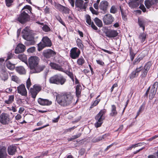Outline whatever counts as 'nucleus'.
<instances>
[{
	"mask_svg": "<svg viewBox=\"0 0 158 158\" xmlns=\"http://www.w3.org/2000/svg\"><path fill=\"white\" fill-rule=\"evenodd\" d=\"M96 25L98 27H101L102 26V21L97 18H95L94 19Z\"/></svg>",
	"mask_w": 158,
	"mask_h": 158,
	"instance_id": "473e14b6",
	"label": "nucleus"
},
{
	"mask_svg": "<svg viewBox=\"0 0 158 158\" xmlns=\"http://www.w3.org/2000/svg\"><path fill=\"white\" fill-rule=\"evenodd\" d=\"M56 97L58 103L63 106L70 104L73 99V95L70 92H67L63 94L57 95Z\"/></svg>",
	"mask_w": 158,
	"mask_h": 158,
	"instance_id": "f257e3e1",
	"label": "nucleus"
},
{
	"mask_svg": "<svg viewBox=\"0 0 158 158\" xmlns=\"http://www.w3.org/2000/svg\"><path fill=\"white\" fill-rule=\"evenodd\" d=\"M97 63L101 65H103L104 64V63L101 60H96Z\"/></svg>",
	"mask_w": 158,
	"mask_h": 158,
	"instance_id": "338daca9",
	"label": "nucleus"
},
{
	"mask_svg": "<svg viewBox=\"0 0 158 158\" xmlns=\"http://www.w3.org/2000/svg\"><path fill=\"white\" fill-rule=\"evenodd\" d=\"M147 23V20L143 18H139L138 24L140 27L142 28L143 31H144L145 26Z\"/></svg>",
	"mask_w": 158,
	"mask_h": 158,
	"instance_id": "412c9836",
	"label": "nucleus"
},
{
	"mask_svg": "<svg viewBox=\"0 0 158 158\" xmlns=\"http://www.w3.org/2000/svg\"><path fill=\"white\" fill-rule=\"evenodd\" d=\"M14 0H5L6 6L8 7L10 6Z\"/></svg>",
	"mask_w": 158,
	"mask_h": 158,
	"instance_id": "c03bdc74",
	"label": "nucleus"
},
{
	"mask_svg": "<svg viewBox=\"0 0 158 158\" xmlns=\"http://www.w3.org/2000/svg\"><path fill=\"white\" fill-rule=\"evenodd\" d=\"M35 50V48L34 47H31L27 50V52L29 53H33Z\"/></svg>",
	"mask_w": 158,
	"mask_h": 158,
	"instance_id": "8fccbe9b",
	"label": "nucleus"
},
{
	"mask_svg": "<svg viewBox=\"0 0 158 158\" xmlns=\"http://www.w3.org/2000/svg\"><path fill=\"white\" fill-rule=\"evenodd\" d=\"M90 25H91V27H92V28L93 29H94V30H97V29H98L97 27L94 24V23L93 22H92L91 24H90Z\"/></svg>",
	"mask_w": 158,
	"mask_h": 158,
	"instance_id": "69168bd1",
	"label": "nucleus"
},
{
	"mask_svg": "<svg viewBox=\"0 0 158 158\" xmlns=\"http://www.w3.org/2000/svg\"><path fill=\"white\" fill-rule=\"evenodd\" d=\"M14 97L13 95L9 96L8 100L5 101V103L7 104H10L12 103L14 100Z\"/></svg>",
	"mask_w": 158,
	"mask_h": 158,
	"instance_id": "f704fd0d",
	"label": "nucleus"
},
{
	"mask_svg": "<svg viewBox=\"0 0 158 158\" xmlns=\"http://www.w3.org/2000/svg\"><path fill=\"white\" fill-rule=\"evenodd\" d=\"M69 10H70L68 8L64 6V8H63L62 12L64 13L67 14L69 13Z\"/></svg>",
	"mask_w": 158,
	"mask_h": 158,
	"instance_id": "3c124183",
	"label": "nucleus"
},
{
	"mask_svg": "<svg viewBox=\"0 0 158 158\" xmlns=\"http://www.w3.org/2000/svg\"><path fill=\"white\" fill-rule=\"evenodd\" d=\"M42 29L45 32H48L50 30V28L46 25H45L43 27Z\"/></svg>",
	"mask_w": 158,
	"mask_h": 158,
	"instance_id": "a18cd8bd",
	"label": "nucleus"
},
{
	"mask_svg": "<svg viewBox=\"0 0 158 158\" xmlns=\"http://www.w3.org/2000/svg\"><path fill=\"white\" fill-rule=\"evenodd\" d=\"M52 45L51 40L47 36L44 37L41 41L38 44V50L39 51L42 50L46 47H50Z\"/></svg>",
	"mask_w": 158,
	"mask_h": 158,
	"instance_id": "39448f33",
	"label": "nucleus"
},
{
	"mask_svg": "<svg viewBox=\"0 0 158 158\" xmlns=\"http://www.w3.org/2000/svg\"><path fill=\"white\" fill-rule=\"evenodd\" d=\"M56 19L63 25L65 26L64 22L62 20L60 17L58 15L56 16Z\"/></svg>",
	"mask_w": 158,
	"mask_h": 158,
	"instance_id": "de8ad7c7",
	"label": "nucleus"
},
{
	"mask_svg": "<svg viewBox=\"0 0 158 158\" xmlns=\"http://www.w3.org/2000/svg\"><path fill=\"white\" fill-rule=\"evenodd\" d=\"M39 60V58L36 56H31L28 59V64L31 70L38 65Z\"/></svg>",
	"mask_w": 158,
	"mask_h": 158,
	"instance_id": "0eeeda50",
	"label": "nucleus"
},
{
	"mask_svg": "<svg viewBox=\"0 0 158 158\" xmlns=\"http://www.w3.org/2000/svg\"><path fill=\"white\" fill-rule=\"evenodd\" d=\"M62 72L65 73L66 74H67L72 79L73 81H74V77L73 76V74L72 73L69 71H68L66 70L65 69H64V71H62Z\"/></svg>",
	"mask_w": 158,
	"mask_h": 158,
	"instance_id": "4c0bfd02",
	"label": "nucleus"
},
{
	"mask_svg": "<svg viewBox=\"0 0 158 158\" xmlns=\"http://www.w3.org/2000/svg\"><path fill=\"white\" fill-rule=\"evenodd\" d=\"M45 66L44 65H37L34 67L33 69L30 70V73H38L42 71L44 68Z\"/></svg>",
	"mask_w": 158,
	"mask_h": 158,
	"instance_id": "f3484780",
	"label": "nucleus"
},
{
	"mask_svg": "<svg viewBox=\"0 0 158 158\" xmlns=\"http://www.w3.org/2000/svg\"><path fill=\"white\" fill-rule=\"evenodd\" d=\"M118 33L115 30L109 31L106 33V35L109 37H114L118 35Z\"/></svg>",
	"mask_w": 158,
	"mask_h": 158,
	"instance_id": "bb28decb",
	"label": "nucleus"
},
{
	"mask_svg": "<svg viewBox=\"0 0 158 158\" xmlns=\"http://www.w3.org/2000/svg\"><path fill=\"white\" fill-rule=\"evenodd\" d=\"M116 11V8L114 6H112L111 7L110 10V12L112 13H115Z\"/></svg>",
	"mask_w": 158,
	"mask_h": 158,
	"instance_id": "6e6d98bb",
	"label": "nucleus"
},
{
	"mask_svg": "<svg viewBox=\"0 0 158 158\" xmlns=\"http://www.w3.org/2000/svg\"><path fill=\"white\" fill-rule=\"evenodd\" d=\"M10 121L9 115L5 113H2L0 115V122L3 125H8Z\"/></svg>",
	"mask_w": 158,
	"mask_h": 158,
	"instance_id": "6e6552de",
	"label": "nucleus"
},
{
	"mask_svg": "<svg viewBox=\"0 0 158 158\" xmlns=\"http://www.w3.org/2000/svg\"><path fill=\"white\" fill-rule=\"evenodd\" d=\"M109 6V4L107 1L104 0L100 2L99 7L100 10L106 12Z\"/></svg>",
	"mask_w": 158,
	"mask_h": 158,
	"instance_id": "2eb2a0df",
	"label": "nucleus"
},
{
	"mask_svg": "<svg viewBox=\"0 0 158 158\" xmlns=\"http://www.w3.org/2000/svg\"><path fill=\"white\" fill-rule=\"evenodd\" d=\"M49 82L56 85H63L66 81V79L61 75H56L50 78Z\"/></svg>",
	"mask_w": 158,
	"mask_h": 158,
	"instance_id": "7ed1b4c3",
	"label": "nucleus"
},
{
	"mask_svg": "<svg viewBox=\"0 0 158 158\" xmlns=\"http://www.w3.org/2000/svg\"><path fill=\"white\" fill-rule=\"evenodd\" d=\"M23 38L28 41V44L33 45L35 43L33 38L31 35L30 30L28 27H26L22 32Z\"/></svg>",
	"mask_w": 158,
	"mask_h": 158,
	"instance_id": "f03ea898",
	"label": "nucleus"
},
{
	"mask_svg": "<svg viewBox=\"0 0 158 158\" xmlns=\"http://www.w3.org/2000/svg\"><path fill=\"white\" fill-rule=\"evenodd\" d=\"M121 13L122 17L123 19L124 20H127L126 15L125 13L121 9Z\"/></svg>",
	"mask_w": 158,
	"mask_h": 158,
	"instance_id": "864d4df0",
	"label": "nucleus"
},
{
	"mask_svg": "<svg viewBox=\"0 0 158 158\" xmlns=\"http://www.w3.org/2000/svg\"><path fill=\"white\" fill-rule=\"evenodd\" d=\"M117 113L116 110V107L114 105L111 106V111L110 114V116H114L117 114Z\"/></svg>",
	"mask_w": 158,
	"mask_h": 158,
	"instance_id": "7c9ffc66",
	"label": "nucleus"
},
{
	"mask_svg": "<svg viewBox=\"0 0 158 158\" xmlns=\"http://www.w3.org/2000/svg\"><path fill=\"white\" fill-rule=\"evenodd\" d=\"M100 101V99H98L94 101L93 104L91 105L90 108H92L94 106H96L98 104Z\"/></svg>",
	"mask_w": 158,
	"mask_h": 158,
	"instance_id": "49530a36",
	"label": "nucleus"
},
{
	"mask_svg": "<svg viewBox=\"0 0 158 158\" xmlns=\"http://www.w3.org/2000/svg\"><path fill=\"white\" fill-rule=\"evenodd\" d=\"M143 67L142 66H141L139 67H137L135 70L136 72L139 74V73L143 70Z\"/></svg>",
	"mask_w": 158,
	"mask_h": 158,
	"instance_id": "4d7b16f0",
	"label": "nucleus"
},
{
	"mask_svg": "<svg viewBox=\"0 0 158 158\" xmlns=\"http://www.w3.org/2000/svg\"><path fill=\"white\" fill-rule=\"evenodd\" d=\"M6 66L7 68L10 70H12L15 68V65L11 63L9 61L6 62Z\"/></svg>",
	"mask_w": 158,
	"mask_h": 158,
	"instance_id": "c9c22d12",
	"label": "nucleus"
},
{
	"mask_svg": "<svg viewBox=\"0 0 158 158\" xmlns=\"http://www.w3.org/2000/svg\"><path fill=\"white\" fill-rule=\"evenodd\" d=\"M11 79L12 81L15 82L16 83H20V81L19 78L17 76L15 75H10Z\"/></svg>",
	"mask_w": 158,
	"mask_h": 158,
	"instance_id": "72a5a7b5",
	"label": "nucleus"
},
{
	"mask_svg": "<svg viewBox=\"0 0 158 158\" xmlns=\"http://www.w3.org/2000/svg\"><path fill=\"white\" fill-rule=\"evenodd\" d=\"M85 62L84 59L82 57H81L78 59L77 61V63L79 65H82Z\"/></svg>",
	"mask_w": 158,
	"mask_h": 158,
	"instance_id": "e433bc0d",
	"label": "nucleus"
},
{
	"mask_svg": "<svg viewBox=\"0 0 158 158\" xmlns=\"http://www.w3.org/2000/svg\"><path fill=\"white\" fill-rule=\"evenodd\" d=\"M44 11L45 13H49L50 11V8H49L48 7H46L44 9Z\"/></svg>",
	"mask_w": 158,
	"mask_h": 158,
	"instance_id": "774afa93",
	"label": "nucleus"
},
{
	"mask_svg": "<svg viewBox=\"0 0 158 158\" xmlns=\"http://www.w3.org/2000/svg\"><path fill=\"white\" fill-rule=\"evenodd\" d=\"M38 103L42 106H49L51 105L52 102L47 99H43L39 98L38 99Z\"/></svg>",
	"mask_w": 158,
	"mask_h": 158,
	"instance_id": "a211bd4d",
	"label": "nucleus"
},
{
	"mask_svg": "<svg viewBox=\"0 0 158 158\" xmlns=\"http://www.w3.org/2000/svg\"><path fill=\"white\" fill-rule=\"evenodd\" d=\"M150 87L148 88V90L146 91L145 94L147 96H148L149 94V98L150 99L152 100L154 98L155 95L156 93V90L151 89L150 90Z\"/></svg>",
	"mask_w": 158,
	"mask_h": 158,
	"instance_id": "aec40b11",
	"label": "nucleus"
},
{
	"mask_svg": "<svg viewBox=\"0 0 158 158\" xmlns=\"http://www.w3.org/2000/svg\"><path fill=\"white\" fill-rule=\"evenodd\" d=\"M157 0H146L145 1V5L147 8H150L152 5L155 4Z\"/></svg>",
	"mask_w": 158,
	"mask_h": 158,
	"instance_id": "a878e982",
	"label": "nucleus"
},
{
	"mask_svg": "<svg viewBox=\"0 0 158 158\" xmlns=\"http://www.w3.org/2000/svg\"><path fill=\"white\" fill-rule=\"evenodd\" d=\"M139 74L137 73L135 71H133L131 74L130 75V78H133L134 77H137Z\"/></svg>",
	"mask_w": 158,
	"mask_h": 158,
	"instance_id": "a19ab883",
	"label": "nucleus"
},
{
	"mask_svg": "<svg viewBox=\"0 0 158 158\" xmlns=\"http://www.w3.org/2000/svg\"><path fill=\"white\" fill-rule=\"evenodd\" d=\"M139 8L142 10L143 12H145L146 11V9L144 6L143 4H141L139 7Z\"/></svg>",
	"mask_w": 158,
	"mask_h": 158,
	"instance_id": "bf43d9fd",
	"label": "nucleus"
},
{
	"mask_svg": "<svg viewBox=\"0 0 158 158\" xmlns=\"http://www.w3.org/2000/svg\"><path fill=\"white\" fill-rule=\"evenodd\" d=\"M56 7L57 9H58L60 11H62L63 8H64V6L60 4H58L56 5Z\"/></svg>",
	"mask_w": 158,
	"mask_h": 158,
	"instance_id": "5fc2aeb1",
	"label": "nucleus"
},
{
	"mask_svg": "<svg viewBox=\"0 0 158 158\" xmlns=\"http://www.w3.org/2000/svg\"><path fill=\"white\" fill-rule=\"evenodd\" d=\"M77 43L78 47L81 48H83V45L81 43V40L79 39L78 38L77 39Z\"/></svg>",
	"mask_w": 158,
	"mask_h": 158,
	"instance_id": "79ce46f5",
	"label": "nucleus"
},
{
	"mask_svg": "<svg viewBox=\"0 0 158 158\" xmlns=\"http://www.w3.org/2000/svg\"><path fill=\"white\" fill-rule=\"evenodd\" d=\"M69 2L72 7H74L75 3V0H68Z\"/></svg>",
	"mask_w": 158,
	"mask_h": 158,
	"instance_id": "680f3d73",
	"label": "nucleus"
},
{
	"mask_svg": "<svg viewBox=\"0 0 158 158\" xmlns=\"http://www.w3.org/2000/svg\"><path fill=\"white\" fill-rule=\"evenodd\" d=\"M85 18L86 22L89 25H90L92 23L90 16L87 15H85Z\"/></svg>",
	"mask_w": 158,
	"mask_h": 158,
	"instance_id": "58836bf2",
	"label": "nucleus"
},
{
	"mask_svg": "<svg viewBox=\"0 0 158 158\" xmlns=\"http://www.w3.org/2000/svg\"><path fill=\"white\" fill-rule=\"evenodd\" d=\"M32 9L29 5H26L22 9L21 13L25 14L26 15H28V13H31Z\"/></svg>",
	"mask_w": 158,
	"mask_h": 158,
	"instance_id": "b1692460",
	"label": "nucleus"
},
{
	"mask_svg": "<svg viewBox=\"0 0 158 158\" xmlns=\"http://www.w3.org/2000/svg\"><path fill=\"white\" fill-rule=\"evenodd\" d=\"M55 54L56 52L50 49L44 50L43 53V55L44 57L47 58H49L53 56Z\"/></svg>",
	"mask_w": 158,
	"mask_h": 158,
	"instance_id": "dca6fc26",
	"label": "nucleus"
},
{
	"mask_svg": "<svg viewBox=\"0 0 158 158\" xmlns=\"http://www.w3.org/2000/svg\"><path fill=\"white\" fill-rule=\"evenodd\" d=\"M88 6L87 2H85L83 0H76L75 6L78 11H85Z\"/></svg>",
	"mask_w": 158,
	"mask_h": 158,
	"instance_id": "423d86ee",
	"label": "nucleus"
},
{
	"mask_svg": "<svg viewBox=\"0 0 158 158\" xmlns=\"http://www.w3.org/2000/svg\"><path fill=\"white\" fill-rule=\"evenodd\" d=\"M31 81L30 79V78H29L27 80L26 82V86L27 88L29 89L31 85Z\"/></svg>",
	"mask_w": 158,
	"mask_h": 158,
	"instance_id": "09e8293b",
	"label": "nucleus"
},
{
	"mask_svg": "<svg viewBox=\"0 0 158 158\" xmlns=\"http://www.w3.org/2000/svg\"><path fill=\"white\" fill-rule=\"evenodd\" d=\"M17 147L15 145H10L8 147L7 151L8 153L10 155H14L16 151Z\"/></svg>",
	"mask_w": 158,
	"mask_h": 158,
	"instance_id": "5701e85b",
	"label": "nucleus"
},
{
	"mask_svg": "<svg viewBox=\"0 0 158 158\" xmlns=\"http://www.w3.org/2000/svg\"><path fill=\"white\" fill-rule=\"evenodd\" d=\"M146 38V34L145 33H140L139 35V38L142 43L143 42Z\"/></svg>",
	"mask_w": 158,
	"mask_h": 158,
	"instance_id": "2f4dec72",
	"label": "nucleus"
},
{
	"mask_svg": "<svg viewBox=\"0 0 158 158\" xmlns=\"http://www.w3.org/2000/svg\"><path fill=\"white\" fill-rule=\"evenodd\" d=\"M25 49V46L22 44H19L17 46L15 50V53L18 54L24 52Z\"/></svg>",
	"mask_w": 158,
	"mask_h": 158,
	"instance_id": "6ab92c4d",
	"label": "nucleus"
},
{
	"mask_svg": "<svg viewBox=\"0 0 158 158\" xmlns=\"http://www.w3.org/2000/svg\"><path fill=\"white\" fill-rule=\"evenodd\" d=\"M49 126V125L48 124H47V125H45V126H44L43 127H39V128H36V129H35L33 131L34 132V131H37V130H40L41 129H42V128H43L48 126Z\"/></svg>",
	"mask_w": 158,
	"mask_h": 158,
	"instance_id": "052dcab7",
	"label": "nucleus"
},
{
	"mask_svg": "<svg viewBox=\"0 0 158 158\" xmlns=\"http://www.w3.org/2000/svg\"><path fill=\"white\" fill-rule=\"evenodd\" d=\"M106 112L105 109L102 110L95 116V118L97 120V122L95 124V126L96 127L98 128L101 126L103 122V120L105 119V117L103 115Z\"/></svg>",
	"mask_w": 158,
	"mask_h": 158,
	"instance_id": "20e7f679",
	"label": "nucleus"
},
{
	"mask_svg": "<svg viewBox=\"0 0 158 158\" xmlns=\"http://www.w3.org/2000/svg\"><path fill=\"white\" fill-rule=\"evenodd\" d=\"M7 156L6 148L4 147H0V158H7Z\"/></svg>",
	"mask_w": 158,
	"mask_h": 158,
	"instance_id": "4be33fe9",
	"label": "nucleus"
},
{
	"mask_svg": "<svg viewBox=\"0 0 158 158\" xmlns=\"http://www.w3.org/2000/svg\"><path fill=\"white\" fill-rule=\"evenodd\" d=\"M29 18V15H26V14L21 12L17 19L19 22L23 23L27 21Z\"/></svg>",
	"mask_w": 158,
	"mask_h": 158,
	"instance_id": "4468645a",
	"label": "nucleus"
},
{
	"mask_svg": "<svg viewBox=\"0 0 158 158\" xmlns=\"http://www.w3.org/2000/svg\"><path fill=\"white\" fill-rule=\"evenodd\" d=\"M158 86V82H155L152 85L151 87L152 89H155L157 90V88Z\"/></svg>",
	"mask_w": 158,
	"mask_h": 158,
	"instance_id": "603ef678",
	"label": "nucleus"
},
{
	"mask_svg": "<svg viewBox=\"0 0 158 158\" xmlns=\"http://www.w3.org/2000/svg\"><path fill=\"white\" fill-rule=\"evenodd\" d=\"M143 59V57L138 56L135 59L134 63V64H137L139 63V61Z\"/></svg>",
	"mask_w": 158,
	"mask_h": 158,
	"instance_id": "37998d69",
	"label": "nucleus"
},
{
	"mask_svg": "<svg viewBox=\"0 0 158 158\" xmlns=\"http://www.w3.org/2000/svg\"><path fill=\"white\" fill-rule=\"evenodd\" d=\"M18 58L22 61L24 62L27 65H28L27 58L26 55L24 54L19 55Z\"/></svg>",
	"mask_w": 158,
	"mask_h": 158,
	"instance_id": "c756f323",
	"label": "nucleus"
},
{
	"mask_svg": "<svg viewBox=\"0 0 158 158\" xmlns=\"http://www.w3.org/2000/svg\"><path fill=\"white\" fill-rule=\"evenodd\" d=\"M76 127L74 126L71 128H69L68 129H66L65 130L64 132H71Z\"/></svg>",
	"mask_w": 158,
	"mask_h": 158,
	"instance_id": "13d9d810",
	"label": "nucleus"
},
{
	"mask_svg": "<svg viewBox=\"0 0 158 158\" xmlns=\"http://www.w3.org/2000/svg\"><path fill=\"white\" fill-rule=\"evenodd\" d=\"M152 65L151 62H148L144 66L143 69L141 71L140 77L142 79H144L146 77L148 71L149 70Z\"/></svg>",
	"mask_w": 158,
	"mask_h": 158,
	"instance_id": "1a4fd4ad",
	"label": "nucleus"
},
{
	"mask_svg": "<svg viewBox=\"0 0 158 158\" xmlns=\"http://www.w3.org/2000/svg\"><path fill=\"white\" fill-rule=\"evenodd\" d=\"M76 95L77 97H80L81 94V90L79 85H77L76 88Z\"/></svg>",
	"mask_w": 158,
	"mask_h": 158,
	"instance_id": "ea45409f",
	"label": "nucleus"
},
{
	"mask_svg": "<svg viewBox=\"0 0 158 158\" xmlns=\"http://www.w3.org/2000/svg\"><path fill=\"white\" fill-rule=\"evenodd\" d=\"M139 0H130L129 5L130 7L132 8H135L138 6Z\"/></svg>",
	"mask_w": 158,
	"mask_h": 158,
	"instance_id": "c85d7f7f",
	"label": "nucleus"
},
{
	"mask_svg": "<svg viewBox=\"0 0 158 158\" xmlns=\"http://www.w3.org/2000/svg\"><path fill=\"white\" fill-rule=\"evenodd\" d=\"M18 93L22 96L26 97L27 95V92L25 86L23 84H21L17 87Z\"/></svg>",
	"mask_w": 158,
	"mask_h": 158,
	"instance_id": "ddd939ff",
	"label": "nucleus"
},
{
	"mask_svg": "<svg viewBox=\"0 0 158 158\" xmlns=\"http://www.w3.org/2000/svg\"><path fill=\"white\" fill-rule=\"evenodd\" d=\"M22 118V116L19 114H18L15 117V118L16 120H19Z\"/></svg>",
	"mask_w": 158,
	"mask_h": 158,
	"instance_id": "0e129e2a",
	"label": "nucleus"
},
{
	"mask_svg": "<svg viewBox=\"0 0 158 158\" xmlns=\"http://www.w3.org/2000/svg\"><path fill=\"white\" fill-rule=\"evenodd\" d=\"M114 20V18L110 14L105 15L103 17L104 23L106 25L111 24Z\"/></svg>",
	"mask_w": 158,
	"mask_h": 158,
	"instance_id": "f8f14e48",
	"label": "nucleus"
},
{
	"mask_svg": "<svg viewBox=\"0 0 158 158\" xmlns=\"http://www.w3.org/2000/svg\"><path fill=\"white\" fill-rule=\"evenodd\" d=\"M90 9L93 14H95V15L97 14L98 12L97 11H96L95 10H94L93 8V7H90Z\"/></svg>",
	"mask_w": 158,
	"mask_h": 158,
	"instance_id": "e2e57ef3",
	"label": "nucleus"
},
{
	"mask_svg": "<svg viewBox=\"0 0 158 158\" xmlns=\"http://www.w3.org/2000/svg\"><path fill=\"white\" fill-rule=\"evenodd\" d=\"M51 67L53 69L60 71H64V69L62 67L56 64L51 62L50 64Z\"/></svg>",
	"mask_w": 158,
	"mask_h": 158,
	"instance_id": "393cba45",
	"label": "nucleus"
},
{
	"mask_svg": "<svg viewBox=\"0 0 158 158\" xmlns=\"http://www.w3.org/2000/svg\"><path fill=\"white\" fill-rule=\"evenodd\" d=\"M80 53V50L77 48H73L70 50V56L73 59H76L79 57Z\"/></svg>",
	"mask_w": 158,
	"mask_h": 158,
	"instance_id": "9d476101",
	"label": "nucleus"
},
{
	"mask_svg": "<svg viewBox=\"0 0 158 158\" xmlns=\"http://www.w3.org/2000/svg\"><path fill=\"white\" fill-rule=\"evenodd\" d=\"M41 88L40 86L35 85L33 88H31L30 92L32 95V97L35 99L38 93L40 90Z\"/></svg>",
	"mask_w": 158,
	"mask_h": 158,
	"instance_id": "9b49d317",
	"label": "nucleus"
},
{
	"mask_svg": "<svg viewBox=\"0 0 158 158\" xmlns=\"http://www.w3.org/2000/svg\"><path fill=\"white\" fill-rule=\"evenodd\" d=\"M15 69L16 72L20 74H24L26 73V71L24 68L22 66L17 67Z\"/></svg>",
	"mask_w": 158,
	"mask_h": 158,
	"instance_id": "cd10ccee",
	"label": "nucleus"
}]
</instances>
